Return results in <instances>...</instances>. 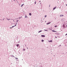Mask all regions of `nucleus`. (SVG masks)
<instances>
[{
  "label": "nucleus",
  "instance_id": "nucleus-1",
  "mask_svg": "<svg viewBox=\"0 0 67 67\" xmlns=\"http://www.w3.org/2000/svg\"><path fill=\"white\" fill-rule=\"evenodd\" d=\"M41 37H45V36L44 35H41Z\"/></svg>",
  "mask_w": 67,
  "mask_h": 67
},
{
  "label": "nucleus",
  "instance_id": "nucleus-2",
  "mask_svg": "<svg viewBox=\"0 0 67 67\" xmlns=\"http://www.w3.org/2000/svg\"><path fill=\"white\" fill-rule=\"evenodd\" d=\"M14 26H15H15H12V27H10V29H12V28Z\"/></svg>",
  "mask_w": 67,
  "mask_h": 67
},
{
  "label": "nucleus",
  "instance_id": "nucleus-3",
  "mask_svg": "<svg viewBox=\"0 0 67 67\" xmlns=\"http://www.w3.org/2000/svg\"><path fill=\"white\" fill-rule=\"evenodd\" d=\"M48 41L49 42H53V41H52V40H50V41Z\"/></svg>",
  "mask_w": 67,
  "mask_h": 67
},
{
  "label": "nucleus",
  "instance_id": "nucleus-4",
  "mask_svg": "<svg viewBox=\"0 0 67 67\" xmlns=\"http://www.w3.org/2000/svg\"><path fill=\"white\" fill-rule=\"evenodd\" d=\"M52 31H53V32H57V31H54V30H52Z\"/></svg>",
  "mask_w": 67,
  "mask_h": 67
},
{
  "label": "nucleus",
  "instance_id": "nucleus-5",
  "mask_svg": "<svg viewBox=\"0 0 67 67\" xmlns=\"http://www.w3.org/2000/svg\"><path fill=\"white\" fill-rule=\"evenodd\" d=\"M56 8V7H55L54 8H53V10H54Z\"/></svg>",
  "mask_w": 67,
  "mask_h": 67
},
{
  "label": "nucleus",
  "instance_id": "nucleus-6",
  "mask_svg": "<svg viewBox=\"0 0 67 67\" xmlns=\"http://www.w3.org/2000/svg\"><path fill=\"white\" fill-rule=\"evenodd\" d=\"M56 8V7H55L54 8H53V10H54Z\"/></svg>",
  "mask_w": 67,
  "mask_h": 67
},
{
  "label": "nucleus",
  "instance_id": "nucleus-7",
  "mask_svg": "<svg viewBox=\"0 0 67 67\" xmlns=\"http://www.w3.org/2000/svg\"><path fill=\"white\" fill-rule=\"evenodd\" d=\"M64 16V15H60V16Z\"/></svg>",
  "mask_w": 67,
  "mask_h": 67
},
{
  "label": "nucleus",
  "instance_id": "nucleus-8",
  "mask_svg": "<svg viewBox=\"0 0 67 67\" xmlns=\"http://www.w3.org/2000/svg\"><path fill=\"white\" fill-rule=\"evenodd\" d=\"M19 46V44H17L16 45V46H17V47H18V46Z\"/></svg>",
  "mask_w": 67,
  "mask_h": 67
},
{
  "label": "nucleus",
  "instance_id": "nucleus-9",
  "mask_svg": "<svg viewBox=\"0 0 67 67\" xmlns=\"http://www.w3.org/2000/svg\"><path fill=\"white\" fill-rule=\"evenodd\" d=\"M50 23H49L47 24V25L49 24H50Z\"/></svg>",
  "mask_w": 67,
  "mask_h": 67
},
{
  "label": "nucleus",
  "instance_id": "nucleus-10",
  "mask_svg": "<svg viewBox=\"0 0 67 67\" xmlns=\"http://www.w3.org/2000/svg\"><path fill=\"white\" fill-rule=\"evenodd\" d=\"M41 32H42V30H40V31H39L38 32V33Z\"/></svg>",
  "mask_w": 67,
  "mask_h": 67
},
{
  "label": "nucleus",
  "instance_id": "nucleus-11",
  "mask_svg": "<svg viewBox=\"0 0 67 67\" xmlns=\"http://www.w3.org/2000/svg\"><path fill=\"white\" fill-rule=\"evenodd\" d=\"M24 4H22L21 5V7H22L23 6V5H24Z\"/></svg>",
  "mask_w": 67,
  "mask_h": 67
},
{
  "label": "nucleus",
  "instance_id": "nucleus-12",
  "mask_svg": "<svg viewBox=\"0 0 67 67\" xmlns=\"http://www.w3.org/2000/svg\"><path fill=\"white\" fill-rule=\"evenodd\" d=\"M46 16H47V15H45V16H44V17L45 18H46Z\"/></svg>",
  "mask_w": 67,
  "mask_h": 67
},
{
  "label": "nucleus",
  "instance_id": "nucleus-13",
  "mask_svg": "<svg viewBox=\"0 0 67 67\" xmlns=\"http://www.w3.org/2000/svg\"><path fill=\"white\" fill-rule=\"evenodd\" d=\"M29 14V15H31V13H30Z\"/></svg>",
  "mask_w": 67,
  "mask_h": 67
},
{
  "label": "nucleus",
  "instance_id": "nucleus-14",
  "mask_svg": "<svg viewBox=\"0 0 67 67\" xmlns=\"http://www.w3.org/2000/svg\"><path fill=\"white\" fill-rule=\"evenodd\" d=\"M57 34V35H59V34Z\"/></svg>",
  "mask_w": 67,
  "mask_h": 67
},
{
  "label": "nucleus",
  "instance_id": "nucleus-15",
  "mask_svg": "<svg viewBox=\"0 0 67 67\" xmlns=\"http://www.w3.org/2000/svg\"><path fill=\"white\" fill-rule=\"evenodd\" d=\"M25 18H27V16H25Z\"/></svg>",
  "mask_w": 67,
  "mask_h": 67
},
{
  "label": "nucleus",
  "instance_id": "nucleus-16",
  "mask_svg": "<svg viewBox=\"0 0 67 67\" xmlns=\"http://www.w3.org/2000/svg\"><path fill=\"white\" fill-rule=\"evenodd\" d=\"M42 42H44V40H42Z\"/></svg>",
  "mask_w": 67,
  "mask_h": 67
},
{
  "label": "nucleus",
  "instance_id": "nucleus-17",
  "mask_svg": "<svg viewBox=\"0 0 67 67\" xmlns=\"http://www.w3.org/2000/svg\"><path fill=\"white\" fill-rule=\"evenodd\" d=\"M16 59H18V58H16Z\"/></svg>",
  "mask_w": 67,
  "mask_h": 67
},
{
  "label": "nucleus",
  "instance_id": "nucleus-18",
  "mask_svg": "<svg viewBox=\"0 0 67 67\" xmlns=\"http://www.w3.org/2000/svg\"><path fill=\"white\" fill-rule=\"evenodd\" d=\"M54 26L55 27H57V25L55 26Z\"/></svg>",
  "mask_w": 67,
  "mask_h": 67
},
{
  "label": "nucleus",
  "instance_id": "nucleus-19",
  "mask_svg": "<svg viewBox=\"0 0 67 67\" xmlns=\"http://www.w3.org/2000/svg\"><path fill=\"white\" fill-rule=\"evenodd\" d=\"M55 38H57V37H56V36L55 37Z\"/></svg>",
  "mask_w": 67,
  "mask_h": 67
},
{
  "label": "nucleus",
  "instance_id": "nucleus-20",
  "mask_svg": "<svg viewBox=\"0 0 67 67\" xmlns=\"http://www.w3.org/2000/svg\"><path fill=\"white\" fill-rule=\"evenodd\" d=\"M35 4H36V2H35Z\"/></svg>",
  "mask_w": 67,
  "mask_h": 67
},
{
  "label": "nucleus",
  "instance_id": "nucleus-21",
  "mask_svg": "<svg viewBox=\"0 0 67 67\" xmlns=\"http://www.w3.org/2000/svg\"><path fill=\"white\" fill-rule=\"evenodd\" d=\"M16 22H18V20H17V21H16Z\"/></svg>",
  "mask_w": 67,
  "mask_h": 67
},
{
  "label": "nucleus",
  "instance_id": "nucleus-22",
  "mask_svg": "<svg viewBox=\"0 0 67 67\" xmlns=\"http://www.w3.org/2000/svg\"><path fill=\"white\" fill-rule=\"evenodd\" d=\"M67 34H66V35H65V36H66V35H67Z\"/></svg>",
  "mask_w": 67,
  "mask_h": 67
},
{
  "label": "nucleus",
  "instance_id": "nucleus-23",
  "mask_svg": "<svg viewBox=\"0 0 67 67\" xmlns=\"http://www.w3.org/2000/svg\"><path fill=\"white\" fill-rule=\"evenodd\" d=\"M39 2H41V1H39Z\"/></svg>",
  "mask_w": 67,
  "mask_h": 67
},
{
  "label": "nucleus",
  "instance_id": "nucleus-24",
  "mask_svg": "<svg viewBox=\"0 0 67 67\" xmlns=\"http://www.w3.org/2000/svg\"><path fill=\"white\" fill-rule=\"evenodd\" d=\"M66 6H67V4H66Z\"/></svg>",
  "mask_w": 67,
  "mask_h": 67
},
{
  "label": "nucleus",
  "instance_id": "nucleus-25",
  "mask_svg": "<svg viewBox=\"0 0 67 67\" xmlns=\"http://www.w3.org/2000/svg\"><path fill=\"white\" fill-rule=\"evenodd\" d=\"M45 31H47V30H44Z\"/></svg>",
  "mask_w": 67,
  "mask_h": 67
},
{
  "label": "nucleus",
  "instance_id": "nucleus-26",
  "mask_svg": "<svg viewBox=\"0 0 67 67\" xmlns=\"http://www.w3.org/2000/svg\"><path fill=\"white\" fill-rule=\"evenodd\" d=\"M4 20V19H3V20Z\"/></svg>",
  "mask_w": 67,
  "mask_h": 67
},
{
  "label": "nucleus",
  "instance_id": "nucleus-27",
  "mask_svg": "<svg viewBox=\"0 0 67 67\" xmlns=\"http://www.w3.org/2000/svg\"><path fill=\"white\" fill-rule=\"evenodd\" d=\"M19 5H20V4H19Z\"/></svg>",
  "mask_w": 67,
  "mask_h": 67
},
{
  "label": "nucleus",
  "instance_id": "nucleus-28",
  "mask_svg": "<svg viewBox=\"0 0 67 67\" xmlns=\"http://www.w3.org/2000/svg\"><path fill=\"white\" fill-rule=\"evenodd\" d=\"M25 50H24V51H25Z\"/></svg>",
  "mask_w": 67,
  "mask_h": 67
},
{
  "label": "nucleus",
  "instance_id": "nucleus-29",
  "mask_svg": "<svg viewBox=\"0 0 67 67\" xmlns=\"http://www.w3.org/2000/svg\"><path fill=\"white\" fill-rule=\"evenodd\" d=\"M19 18L20 19V18Z\"/></svg>",
  "mask_w": 67,
  "mask_h": 67
},
{
  "label": "nucleus",
  "instance_id": "nucleus-30",
  "mask_svg": "<svg viewBox=\"0 0 67 67\" xmlns=\"http://www.w3.org/2000/svg\"><path fill=\"white\" fill-rule=\"evenodd\" d=\"M66 34L67 35V34Z\"/></svg>",
  "mask_w": 67,
  "mask_h": 67
},
{
  "label": "nucleus",
  "instance_id": "nucleus-31",
  "mask_svg": "<svg viewBox=\"0 0 67 67\" xmlns=\"http://www.w3.org/2000/svg\"><path fill=\"white\" fill-rule=\"evenodd\" d=\"M21 18H22V17H21Z\"/></svg>",
  "mask_w": 67,
  "mask_h": 67
}]
</instances>
